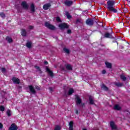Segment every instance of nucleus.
I'll return each mask as SVG.
<instances>
[{
    "instance_id": "obj_10",
    "label": "nucleus",
    "mask_w": 130,
    "mask_h": 130,
    "mask_svg": "<svg viewBox=\"0 0 130 130\" xmlns=\"http://www.w3.org/2000/svg\"><path fill=\"white\" fill-rule=\"evenodd\" d=\"M110 125L112 129H116V125H115V124H114V122H110Z\"/></svg>"
},
{
    "instance_id": "obj_22",
    "label": "nucleus",
    "mask_w": 130,
    "mask_h": 130,
    "mask_svg": "<svg viewBox=\"0 0 130 130\" xmlns=\"http://www.w3.org/2000/svg\"><path fill=\"white\" fill-rule=\"evenodd\" d=\"M32 45V43L31 42H27L26 43V46L28 47V48H31V46Z\"/></svg>"
},
{
    "instance_id": "obj_16",
    "label": "nucleus",
    "mask_w": 130,
    "mask_h": 130,
    "mask_svg": "<svg viewBox=\"0 0 130 130\" xmlns=\"http://www.w3.org/2000/svg\"><path fill=\"white\" fill-rule=\"evenodd\" d=\"M30 11L32 13H34V12H35V6L34 4H32L30 5Z\"/></svg>"
},
{
    "instance_id": "obj_47",
    "label": "nucleus",
    "mask_w": 130,
    "mask_h": 130,
    "mask_svg": "<svg viewBox=\"0 0 130 130\" xmlns=\"http://www.w3.org/2000/svg\"><path fill=\"white\" fill-rule=\"evenodd\" d=\"M83 105H84V104H82V106H83Z\"/></svg>"
},
{
    "instance_id": "obj_8",
    "label": "nucleus",
    "mask_w": 130,
    "mask_h": 130,
    "mask_svg": "<svg viewBox=\"0 0 130 130\" xmlns=\"http://www.w3.org/2000/svg\"><path fill=\"white\" fill-rule=\"evenodd\" d=\"M12 81L14 84H19L20 83V80L16 77H13L12 78Z\"/></svg>"
},
{
    "instance_id": "obj_9",
    "label": "nucleus",
    "mask_w": 130,
    "mask_h": 130,
    "mask_svg": "<svg viewBox=\"0 0 130 130\" xmlns=\"http://www.w3.org/2000/svg\"><path fill=\"white\" fill-rule=\"evenodd\" d=\"M10 130H17L18 129V127L16 126L15 124H12L10 127L9 128Z\"/></svg>"
},
{
    "instance_id": "obj_31",
    "label": "nucleus",
    "mask_w": 130,
    "mask_h": 130,
    "mask_svg": "<svg viewBox=\"0 0 130 130\" xmlns=\"http://www.w3.org/2000/svg\"><path fill=\"white\" fill-rule=\"evenodd\" d=\"M0 111H5V107L4 106H0Z\"/></svg>"
},
{
    "instance_id": "obj_12",
    "label": "nucleus",
    "mask_w": 130,
    "mask_h": 130,
    "mask_svg": "<svg viewBox=\"0 0 130 130\" xmlns=\"http://www.w3.org/2000/svg\"><path fill=\"white\" fill-rule=\"evenodd\" d=\"M50 4H46L43 6V9L44 10H48L49 8H50Z\"/></svg>"
},
{
    "instance_id": "obj_11",
    "label": "nucleus",
    "mask_w": 130,
    "mask_h": 130,
    "mask_svg": "<svg viewBox=\"0 0 130 130\" xmlns=\"http://www.w3.org/2000/svg\"><path fill=\"white\" fill-rule=\"evenodd\" d=\"M112 32L111 33H108V32H106L105 34V37L106 38H112V35H111Z\"/></svg>"
},
{
    "instance_id": "obj_14",
    "label": "nucleus",
    "mask_w": 130,
    "mask_h": 130,
    "mask_svg": "<svg viewBox=\"0 0 130 130\" xmlns=\"http://www.w3.org/2000/svg\"><path fill=\"white\" fill-rule=\"evenodd\" d=\"M64 4L66 5V6H72V5H73V2L67 1L64 2Z\"/></svg>"
},
{
    "instance_id": "obj_13",
    "label": "nucleus",
    "mask_w": 130,
    "mask_h": 130,
    "mask_svg": "<svg viewBox=\"0 0 130 130\" xmlns=\"http://www.w3.org/2000/svg\"><path fill=\"white\" fill-rule=\"evenodd\" d=\"M46 72H47L48 74L50 75V76L51 77H53V73H52L51 72V71H50V70H49V69H48V68H46Z\"/></svg>"
},
{
    "instance_id": "obj_35",
    "label": "nucleus",
    "mask_w": 130,
    "mask_h": 130,
    "mask_svg": "<svg viewBox=\"0 0 130 130\" xmlns=\"http://www.w3.org/2000/svg\"><path fill=\"white\" fill-rule=\"evenodd\" d=\"M35 68H36V70H37V71H38L39 72H40V68H39V67H38V66H35Z\"/></svg>"
},
{
    "instance_id": "obj_41",
    "label": "nucleus",
    "mask_w": 130,
    "mask_h": 130,
    "mask_svg": "<svg viewBox=\"0 0 130 130\" xmlns=\"http://www.w3.org/2000/svg\"><path fill=\"white\" fill-rule=\"evenodd\" d=\"M44 64H48V62L47 61H44Z\"/></svg>"
},
{
    "instance_id": "obj_15",
    "label": "nucleus",
    "mask_w": 130,
    "mask_h": 130,
    "mask_svg": "<svg viewBox=\"0 0 130 130\" xmlns=\"http://www.w3.org/2000/svg\"><path fill=\"white\" fill-rule=\"evenodd\" d=\"M74 125V122L70 121L69 122V130H73V126Z\"/></svg>"
},
{
    "instance_id": "obj_18",
    "label": "nucleus",
    "mask_w": 130,
    "mask_h": 130,
    "mask_svg": "<svg viewBox=\"0 0 130 130\" xmlns=\"http://www.w3.org/2000/svg\"><path fill=\"white\" fill-rule=\"evenodd\" d=\"M101 88L102 89H103V90H104L105 91H108V87H106V86H105V85L103 84L101 86Z\"/></svg>"
},
{
    "instance_id": "obj_20",
    "label": "nucleus",
    "mask_w": 130,
    "mask_h": 130,
    "mask_svg": "<svg viewBox=\"0 0 130 130\" xmlns=\"http://www.w3.org/2000/svg\"><path fill=\"white\" fill-rule=\"evenodd\" d=\"M105 64L107 67V68H108L109 69H110L111 68V64L107 61L105 62Z\"/></svg>"
},
{
    "instance_id": "obj_23",
    "label": "nucleus",
    "mask_w": 130,
    "mask_h": 130,
    "mask_svg": "<svg viewBox=\"0 0 130 130\" xmlns=\"http://www.w3.org/2000/svg\"><path fill=\"white\" fill-rule=\"evenodd\" d=\"M6 40H7V41L9 42V43H11V42H13V40L12 39V38L7 37L6 38Z\"/></svg>"
},
{
    "instance_id": "obj_7",
    "label": "nucleus",
    "mask_w": 130,
    "mask_h": 130,
    "mask_svg": "<svg viewBox=\"0 0 130 130\" xmlns=\"http://www.w3.org/2000/svg\"><path fill=\"white\" fill-rule=\"evenodd\" d=\"M28 88L30 92H31L32 94H35V93H36V91H35V89H34V87H33V86L29 85Z\"/></svg>"
},
{
    "instance_id": "obj_5",
    "label": "nucleus",
    "mask_w": 130,
    "mask_h": 130,
    "mask_svg": "<svg viewBox=\"0 0 130 130\" xmlns=\"http://www.w3.org/2000/svg\"><path fill=\"white\" fill-rule=\"evenodd\" d=\"M21 6L23 8L25 9V10H27V9L29 8V5H28V4H27V3L25 1L21 3Z\"/></svg>"
},
{
    "instance_id": "obj_43",
    "label": "nucleus",
    "mask_w": 130,
    "mask_h": 130,
    "mask_svg": "<svg viewBox=\"0 0 130 130\" xmlns=\"http://www.w3.org/2000/svg\"><path fill=\"white\" fill-rule=\"evenodd\" d=\"M29 29H33V26H30L29 27Z\"/></svg>"
},
{
    "instance_id": "obj_26",
    "label": "nucleus",
    "mask_w": 130,
    "mask_h": 130,
    "mask_svg": "<svg viewBox=\"0 0 130 130\" xmlns=\"http://www.w3.org/2000/svg\"><path fill=\"white\" fill-rule=\"evenodd\" d=\"M66 15L67 16L68 19H71L72 18V16L70 15V13L68 12H66Z\"/></svg>"
},
{
    "instance_id": "obj_1",
    "label": "nucleus",
    "mask_w": 130,
    "mask_h": 130,
    "mask_svg": "<svg viewBox=\"0 0 130 130\" xmlns=\"http://www.w3.org/2000/svg\"><path fill=\"white\" fill-rule=\"evenodd\" d=\"M107 9L109 12H111L112 13H117V9L114 8L115 1L114 0H109L107 3Z\"/></svg>"
},
{
    "instance_id": "obj_33",
    "label": "nucleus",
    "mask_w": 130,
    "mask_h": 130,
    "mask_svg": "<svg viewBox=\"0 0 130 130\" xmlns=\"http://www.w3.org/2000/svg\"><path fill=\"white\" fill-rule=\"evenodd\" d=\"M0 16L2 18H5V17H6V16L5 15V14L4 13H1Z\"/></svg>"
},
{
    "instance_id": "obj_17",
    "label": "nucleus",
    "mask_w": 130,
    "mask_h": 130,
    "mask_svg": "<svg viewBox=\"0 0 130 130\" xmlns=\"http://www.w3.org/2000/svg\"><path fill=\"white\" fill-rule=\"evenodd\" d=\"M120 106H119V105H115L114 106V109L115 110H120Z\"/></svg>"
},
{
    "instance_id": "obj_32",
    "label": "nucleus",
    "mask_w": 130,
    "mask_h": 130,
    "mask_svg": "<svg viewBox=\"0 0 130 130\" xmlns=\"http://www.w3.org/2000/svg\"><path fill=\"white\" fill-rule=\"evenodd\" d=\"M63 51H64V52H66V53H70V50H69L67 48H64Z\"/></svg>"
},
{
    "instance_id": "obj_39",
    "label": "nucleus",
    "mask_w": 130,
    "mask_h": 130,
    "mask_svg": "<svg viewBox=\"0 0 130 130\" xmlns=\"http://www.w3.org/2000/svg\"><path fill=\"white\" fill-rule=\"evenodd\" d=\"M36 89H37V90H40V87L37 86H35Z\"/></svg>"
},
{
    "instance_id": "obj_46",
    "label": "nucleus",
    "mask_w": 130,
    "mask_h": 130,
    "mask_svg": "<svg viewBox=\"0 0 130 130\" xmlns=\"http://www.w3.org/2000/svg\"><path fill=\"white\" fill-rule=\"evenodd\" d=\"M83 130H87L86 128H83Z\"/></svg>"
},
{
    "instance_id": "obj_34",
    "label": "nucleus",
    "mask_w": 130,
    "mask_h": 130,
    "mask_svg": "<svg viewBox=\"0 0 130 130\" xmlns=\"http://www.w3.org/2000/svg\"><path fill=\"white\" fill-rule=\"evenodd\" d=\"M56 20L57 21V22H61L60 18L58 17L56 18Z\"/></svg>"
},
{
    "instance_id": "obj_42",
    "label": "nucleus",
    "mask_w": 130,
    "mask_h": 130,
    "mask_svg": "<svg viewBox=\"0 0 130 130\" xmlns=\"http://www.w3.org/2000/svg\"><path fill=\"white\" fill-rule=\"evenodd\" d=\"M106 71L105 70H103L102 71V74H106Z\"/></svg>"
},
{
    "instance_id": "obj_3",
    "label": "nucleus",
    "mask_w": 130,
    "mask_h": 130,
    "mask_svg": "<svg viewBox=\"0 0 130 130\" xmlns=\"http://www.w3.org/2000/svg\"><path fill=\"white\" fill-rule=\"evenodd\" d=\"M75 101L77 105H80L82 103V99L78 95H75Z\"/></svg>"
},
{
    "instance_id": "obj_2",
    "label": "nucleus",
    "mask_w": 130,
    "mask_h": 130,
    "mask_svg": "<svg viewBox=\"0 0 130 130\" xmlns=\"http://www.w3.org/2000/svg\"><path fill=\"white\" fill-rule=\"evenodd\" d=\"M45 26L47 27V28H48V29H50V30H54L55 29V27L54 26L50 24L49 22H45Z\"/></svg>"
},
{
    "instance_id": "obj_37",
    "label": "nucleus",
    "mask_w": 130,
    "mask_h": 130,
    "mask_svg": "<svg viewBox=\"0 0 130 130\" xmlns=\"http://www.w3.org/2000/svg\"><path fill=\"white\" fill-rule=\"evenodd\" d=\"M77 23H82V20L78 19L77 20Z\"/></svg>"
},
{
    "instance_id": "obj_19",
    "label": "nucleus",
    "mask_w": 130,
    "mask_h": 130,
    "mask_svg": "<svg viewBox=\"0 0 130 130\" xmlns=\"http://www.w3.org/2000/svg\"><path fill=\"white\" fill-rule=\"evenodd\" d=\"M89 103L90 104H94V100H93V97L90 96L89 97Z\"/></svg>"
},
{
    "instance_id": "obj_28",
    "label": "nucleus",
    "mask_w": 130,
    "mask_h": 130,
    "mask_svg": "<svg viewBox=\"0 0 130 130\" xmlns=\"http://www.w3.org/2000/svg\"><path fill=\"white\" fill-rule=\"evenodd\" d=\"M61 128V127H60V126H59V125H56L55 127V128L54 130H60Z\"/></svg>"
},
{
    "instance_id": "obj_36",
    "label": "nucleus",
    "mask_w": 130,
    "mask_h": 130,
    "mask_svg": "<svg viewBox=\"0 0 130 130\" xmlns=\"http://www.w3.org/2000/svg\"><path fill=\"white\" fill-rule=\"evenodd\" d=\"M1 71H2V73H6V69H5V68H2Z\"/></svg>"
},
{
    "instance_id": "obj_25",
    "label": "nucleus",
    "mask_w": 130,
    "mask_h": 130,
    "mask_svg": "<svg viewBox=\"0 0 130 130\" xmlns=\"http://www.w3.org/2000/svg\"><path fill=\"white\" fill-rule=\"evenodd\" d=\"M7 114L8 116H11V115H12V111H11L10 110H7Z\"/></svg>"
},
{
    "instance_id": "obj_40",
    "label": "nucleus",
    "mask_w": 130,
    "mask_h": 130,
    "mask_svg": "<svg viewBox=\"0 0 130 130\" xmlns=\"http://www.w3.org/2000/svg\"><path fill=\"white\" fill-rule=\"evenodd\" d=\"M0 128H3V124L2 123H0Z\"/></svg>"
},
{
    "instance_id": "obj_30",
    "label": "nucleus",
    "mask_w": 130,
    "mask_h": 130,
    "mask_svg": "<svg viewBox=\"0 0 130 130\" xmlns=\"http://www.w3.org/2000/svg\"><path fill=\"white\" fill-rule=\"evenodd\" d=\"M120 78L123 81H125V80H126V78L125 77V76L122 75L120 76Z\"/></svg>"
},
{
    "instance_id": "obj_44",
    "label": "nucleus",
    "mask_w": 130,
    "mask_h": 130,
    "mask_svg": "<svg viewBox=\"0 0 130 130\" xmlns=\"http://www.w3.org/2000/svg\"><path fill=\"white\" fill-rule=\"evenodd\" d=\"M76 114H79V111L76 110Z\"/></svg>"
},
{
    "instance_id": "obj_4",
    "label": "nucleus",
    "mask_w": 130,
    "mask_h": 130,
    "mask_svg": "<svg viewBox=\"0 0 130 130\" xmlns=\"http://www.w3.org/2000/svg\"><path fill=\"white\" fill-rule=\"evenodd\" d=\"M58 26L60 28V29H61V30H63V29L69 28V25H68L67 23H64L59 24Z\"/></svg>"
},
{
    "instance_id": "obj_24",
    "label": "nucleus",
    "mask_w": 130,
    "mask_h": 130,
    "mask_svg": "<svg viewBox=\"0 0 130 130\" xmlns=\"http://www.w3.org/2000/svg\"><path fill=\"white\" fill-rule=\"evenodd\" d=\"M73 93H74V89L73 88H70L68 92L69 95H72Z\"/></svg>"
},
{
    "instance_id": "obj_45",
    "label": "nucleus",
    "mask_w": 130,
    "mask_h": 130,
    "mask_svg": "<svg viewBox=\"0 0 130 130\" xmlns=\"http://www.w3.org/2000/svg\"><path fill=\"white\" fill-rule=\"evenodd\" d=\"M49 89L50 91H52V88L50 87Z\"/></svg>"
},
{
    "instance_id": "obj_29",
    "label": "nucleus",
    "mask_w": 130,
    "mask_h": 130,
    "mask_svg": "<svg viewBox=\"0 0 130 130\" xmlns=\"http://www.w3.org/2000/svg\"><path fill=\"white\" fill-rule=\"evenodd\" d=\"M115 85L117 86V87H121L122 86V83H115Z\"/></svg>"
},
{
    "instance_id": "obj_6",
    "label": "nucleus",
    "mask_w": 130,
    "mask_h": 130,
    "mask_svg": "<svg viewBox=\"0 0 130 130\" xmlns=\"http://www.w3.org/2000/svg\"><path fill=\"white\" fill-rule=\"evenodd\" d=\"M86 23L87 25H89V26H92L94 24V21L92 19H87L86 21Z\"/></svg>"
},
{
    "instance_id": "obj_27",
    "label": "nucleus",
    "mask_w": 130,
    "mask_h": 130,
    "mask_svg": "<svg viewBox=\"0 0 130 130\" xmlns=\"http://www.w3.org/2000/svg\"><path fill=\"white\" fill-rule=\"evenodd\" d=\"M66 68L67 70H72L73 67H72V66L71 64H67L66 66Z\"/></svg>"
},
{
    "instance_id": "obj_21",
    "label": "nucleus",
    "mask_w": 130,
    "mask_h": 130,
    "mask_svg": "<svg viewBox=\"0 0 130 130\" xmlns=\"http://www.w3.org/2000/svg\"><path fill=\"white\" fill-rule=\"evenodd\" d=\"M26 30L24 29H21V35L22 36H26Z\"/></svg>"
},
{
    "instance_id": "obj_38",
    "label": "nucleus",
    "mask_w": 130,
    "mask_h": 130,
    "mask_svg": "<svg viewBox=\"0 0 130 130\" xmlns=\"http://www.w3.org/2000/svg\"><path fill=\"white\" fill-rule=\"evenodd\" d=\"M67 33L68 34H71V33H72V30L71 29H68L67 30Z\"/></svg>"
}]
</instances>
